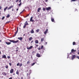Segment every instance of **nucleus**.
Here are the masks:
<instances>
[{
    "label": "nucleus",
    "instance_id": "nucleus-36",
    "mask_svg": "<svg viewBox=\"0 0 79 79\" xmlns=\"http://www.w3.org/2000/svg\"><path fill=\"white\" fill-rule=\"evenodd\" d=\"M5 16H3V17L2 18V20H3V19H5Z\"/></svg>",
    "mask_w": 79,
    "mask_h": 79
},
{
    "label": "nucleus",
    "instance_id": "nucleus-51",
    "mask_svg": "<svg viewBox=\"0 0 79 79\" xmlns=\"http://www.w3.org/2000/svg\"><path fill=\"white\" fill-rule=\"evenodd\" d=\"M19 10V9L18 8L17 9L16 11H18Z\"/></svg>",
    "mask_w": 79,
    "mask_h": 79
},
{
    "label": "nucleus",
    "instance_id": "nucleus-14",
    "mask_svg": "<svg viewBox=\"0 0 79 79\" xmlns=\"http://www.w3.org/2000/svg\"><path fill=\"white\" fill-rule=\"evenodd\" d=\"M2 58H5L6 59V55H4L2 56Z\"/></svg>",
    "mask_w": 79,
    "mask_h": 79
},
{
    "label": "nucleus",
    "instance_id": "nucleus-18",
    "mask_svg": "<svg viewBox=\"0 0 79 79\" xmlns=\"http://www.w3.org/2000/svg\"><path fill=\"white\" fill-rule=\"evenodd\" d=\"M31 34H33V33H34V29H32L31 30Z\"/></svg>",
    "mask_w": 79,
    "mask_h": 79
},
{
    "label": "nucleus",
    "instance_id": "nucleus-63",
    "mask_svg": "<svg viewBox=\"0 0 79 79\" xmlns=\"http://www.w3.org/2000/svg\"><path fill=\"white\" fill-rule=\"evenodd\" d=\"M1 42V40H0V43Z\"/></svg>",
    "mask_w": 79,
    "mask_h": 79
},
{
    "label": "nucleus",
    "instance_id": "nucleus-64",
    "mask_svg": "<svg viewBox=\"0 0 79 79\" xmlns=\"http://www.w3.org/2000/svg\"><path fill=\"white\" fill-rule=\"evenodd\" d=\"M46 1H48V0H45Z\"/></svg>",
    "mask_w": 79,
    "mask_h": 79
},
{
    "label": "nucleus",
    "instance_id": "nucleus-25",
    "mask_svg": "<svg viewBox=\"0 0 79 79\" xmlns=\"http://www.w3.org/2000/svg\"><path fill=\"white\" fill-rule=\"evenodd\" d=\"M9 17H10V14H8L6 16V18H9Z\"/></svg>",
    "mask_w": 79,
    "mask_h": 79
},
{
    "label": "nucleus",
    "instance_id": "nucleus-31",
    "mask_svg": "<svg viewBox=\"0 0 79 79\" xmlns=\"http://www.w3.org/2000/svg\"><path fill=\"white\" fill-rule=\"evenodd\" d=\"M32 39V37H31L29 38V40H31Z\"/></svg>",
    "mask_w": 79,
    "mask_h": 79
},
{
    "label": "nucleus",
    "instance_id": "nucleus-37",
    "mask_svg": "<svg viewBox=\"0 0 79 79\" xmlns=\"http://www.w3.org/2000/svg\"><path fill=\"white\" fill-rule=\"evenodd\" d=\"M19 63H18L17 64V66H19Z\"/></svg>",
    "mask_w": 79,
    "mask_h": 79
},
{
    "label": "nucleus",
    "instance_id": "nucleus-28",
    "mask_svg": "<svg viewBox=\"0 0 79 79\" xmlns=\"http://www.w3.org/2000/svg\"><path fill=\"white\" fill-rule=\"evenodd\" d=\"M22 66H23V64H20L19 65V67H21Z\"/></svg>",
    "mask_w": 79,
    "mask_h": 79
},
{
    "label": "nucleus",
    "instance_id": "nucleus-54",
    "mask_svg": "<svg viewBox=\"0 0 79 79\" xmlns=\"http://www.w3.org/2000/svg\"><path fill=\"white\" fill-rule=\"evenodd\" d=\"M23 79V77H21V79Z\"/></svg>",
    "mask_w": 79,
    "mask_h": 79
},
{
    "label": "nucleus",
    "instance_id": "nucleus-20",
    "mask_svg": "<svg viewBox=\"0 0 79 79\" xmlns=\"http://www.w3.org/2000/svg\"><path fill=\"white\" fill-rule=\"evenodd\" d=\"M45 39V38H41V42H43L44 40Z\"/></svg>",
    "mask_w": 79,
    "mask_h": 79
},
{
    "label": "nucleus",
    "instance_id": "nucleus-30",
    "mask_svg": "<svg viewBox=\"0 0 79 79\" xmlns=\"http://www.w3.org/2000/svg\"><path fill=\"white\" fill-rule=\"evenodd\" d=\"M5 67L6 69H8V65H6V66H5Z\"/></svg>",
    "mask_w": 79,
    "mask_h": 79
},
{
    "label": "nucleus",
    "instance_id": "nucleus-8",
    "mask_svg": "<svg viewBox=\"0 0 79 79\" xmlns=\"http://www.w3.org/2000/svg\"><path fill=\"white\" fill-rule=\"evenodd\" d=\"M48 29H47L44 32V34L45 35H46V34L47 32H48Z\"/></svg>",
    "mask_w": 79,
    "mask_h": 79
},
{
    "label": "nucleus",
    "instance_id": "nucleus-10",
    "mask_svg": "<svg viewBox=\"0 0 79 79\" xmlns=\"http://www.w3.org/2000/svg\"><path fill=\"white\" fill-rule=\"evenodd\" d=\"M14 72V69H11L10 71V73H13Z\"/></svg>",
    "mask_w": 79,
    "mask_h": 79
},
{
    "label": "nucleus",
    "instance_id": "nucleus-32",
    "mask_svg": "<svg viewBox=\"0 0 79 79\" xmlns=\"http://www.w3.org/2000/svg\"><path fill=\"white\" fill-rule=\"evenodd\" d=\"M43 11H45V10H46V8L45 7H44L43 8Z\"/></svg>",
    "mask_w": 79,
    "mask_h": 79
},
{
    "label": "nucleus",
    "instance_id": "nucleus-57",
    "mask_svg": "<svg viewBox=\"0 0 79 79\" xmlns=\"http://www.w3.org/2000/svg\"><path fill=\"white\" fill-rule=\"evenodd\" d=\"M29 71H30V72H31V71H32V70H29Z\"/></svg>",
    "mask_w": 79,
    "mask_h": 79
},
{
    "label": "nucleus",
    "instance_id": "nucleus-50",
    "mask_svg": "<svg viewBox=\"0 0 79 79\" xmlns=\"http://www.w3.org/2000/svg\"><path fill=\"white\" fill-rule=\"evenodd\" d=\"M16 52H18V49H16Z\"/></svg>",
    "mask_w": 79,
    "mask_h": 79
},
{
    "label": "nucleus",
    "instance_id": "nucleus-7",
    "mask_svg": "<svg viewBox=\"0 0 79 79\" xmlns=\"http://www.w3.org/2000/svg\"><path fill=\"white\" fill-rule=\"evenodd\" d=\"M32 48H33V46H31L29 48L27 47V48L28 50H29V49H31Z\"/></svg>",
    "mask_w": 79,
    "mask_h": 79
},
{
    "label": "nucleus",
    "instance_id": "nucleus-27",
    "mask_svg": "<svg viewBox=\"0 0 79 79\" xmlns=\"http://www.w3.org/2000/svg\"><path fill=\"white\" fill-rule=\"evenodd\" d=\"M21 5H22V2H21L20 4H19V6H21Z\"/></svg>",
    "mask_w": 79,
    "mask_h": 79
},
{
    "label": "nucleus",
    "instance_id": "nucleus-12",
    "mask_svg": "<svg viewBox=\"0 0 79 79\" xmlns=\"http://www.w3.org/2000/svg\"><path fill=\"white\" fill-rule=\"evenodd\" d=\"M36 56L37 57H38V58H39V57H40V56H41L40 55V54H39V53H37V54H36Z\"/></svg>",
    "mask_w": 79,
    "mask_h": 79
},
{
    "label": "nucleus",
    "instance_id": "nucleus-6",
    "mask_svg": "<svg viewBox=\"0 0 79 79\" xmlns=\"http://www.w3.org/2000/svg\"><path fill=\"white\" fill-rule=\"evenodd\" d=\"M2 74L3 75V76H6L7 75V74L5 72H2Z\"/></svg>",
    "mask_w": 79,
    "mask_h": 79
},
{
    "label": "nucleus",
    "instance_id": "nucleus-58",
    "mask_svg": "<svg viewBox=\"0 0 79 79\" xmlns=\"http://www.w3.org/2000/svg\"><path fill=\"white\" fill-rule=\"evenodd\" d=\"M18 48H19L18 47H17V48H16V49H18Z\"/></svg>",
    "mask_w": 79,
    "mask_h": 79
},
{
    "label": "nucleus",
    "instance_id": "nucleus-59",
    "mask_svg": "<svg viewBox=\"0 0 79 79\" xmlns=\"http://www.w3.org/2000/svg\"><path fill=\"white\" fill-rule=\"evenodd\" d=\"M77 54H78V55H79V52H78Z\"/></svg>",
    "mask_w": 79,
    "mask_h": 79
},
{
    "label": "nucleus",
    "instance_id": "nucleus-39",
    "mask_svg": "<svg viewBox=\"0 0 79 79\" xmlns=\"http://www.w3.org/2000/svg\"><path fill=\"white\" fill-rule=\"evenodd\" d=\"M77 58H78V59H79V56H76Z\"/></svg>",
    "mask_w": 79,
    "mask_h": 79
},
{
    "label": "nucleus",
    "instance_id": "nucleus-41",
    "mask_svg": "<svg viewBox=\"0 0 79 79\" xmlns=\"http://www.w3.org/2000/svg\"><path fill=\"white\" fill-rule=\"evenodd\" d=\"M19 0H16L15 1L16 3H17V2H18L19 1Z\"/></svg>",
    "mask_w": 79,
    "mask_h": 79
},
{
    "label": "nucleus",
    "instance_id": "nucleus-52",
    "mask_svg": "<svg viewBox=\"0 0 79 79\" xmlns=\"http://www.w3.org/2000/svg\"><path fill=\"white\" fill-rule=\"evenodd\" d=\"M23 11H22V12H21L20 13V14H21V13H23Z\"/></svg>",
    "mask_w": 79,
    "mask_h": 79
},
{
    "label": "nucleus",
    "instance_id": "nucleus-21",
    "mask_svg": "<svg viewBox=\"0 0 79 79\" xmlns=\"http://www.w3.org/2000/svg\"><path fill=\"white\" fill-rule=\"evenodd\" d=\"M41 10V8L40 7L37 10V12H40V10Z\"/></svg>",
    "mask_w": 79,
    "mask_h": 79
},
{
    "label": "nucleus",
    "instance_id": "nucleus-38",
    "mask_svg": "<svg viewBox=\"0 0 79 79\" xmlns=\"http://www.w3.org/2000/svg\"><path fill=\"white\" fill-rule=\"evenodd\" d=\"M26 25H24V26L23 27V28H26Z\"/></svg>",
    "mask_w": 79,
    "mask_h": 79
},
{
    "label": "nucleus",
    "instance_id": "nucleus-40",
    "mask_svg": "<svg viewBox=\"0 0 79 79\" xmlns=\"http://www.w3.org/2000/svg\"><path fill=\"white\" fill-rule=\"evenodd\" d=\"M76 1V0H72L71 2H75Z\"/></svg>",
    "mask_w": 79,
    "mask_h": 79
},
{
    "label": "nucleus",
    "instance_id": "nucleus-46",
    "mask_svg": "<svg viewBox=\"0 0 79 79\" xmlns=\"http://www.w3.org/2000/svg\"><path fill=\"white\" fill-rule=\"evenodd\" d=\"M21 0H20L19 2V3H21Z\"/></svg>",
    "mask_w": 79,
    "mask_h": 79
},
{
    "label": "nucleus",
    "instance_id": "nucleus-19",
    "mask_svg": "<svg viewBox=\"0 0 79 79\" xmlns=\"http://www.w3.org/2000/svg\"><path fill=\"white\" fill-rule=\"evenodd\" d=\"M35 42L36 44H39V41L37 40H35Z\"/></svg>",
    "mask_w": 79,
    "mask_h": 79
},
{
    "label": "nucleus",
    "instance_id": "nucleus-48",
    "mask_svg": "<svg viewBox=\"0 0 79 79\" xmlns=\"http://www.w3.org/2000/svg\"><path fill=\"white\" fill-rule=\"evenodd\" d=\"M33 42L34 41H33V40L31 41V43L32 44Z\"/></svg>",
    "mask_w": 79,
    "mask_h": 79
},
{
    "label": "nucleus",
    "instance_id": "nucleus-5",
    "mask_svg": "<svg viewBox=\"0 0 79 79\" xmlns=\"http://www.w3.org/2000/svg\"><path fill=\"white\" fill-rule=\"evenodd\" d=\"M47 11H48V10H51V7H47L46 8Z\"/></svg>",
    "mask_w": 79,
    "mask_h": 79
},
{
    "label": "nucleus",
    "instance_id": "nucleus-4",
    "mask_svg": "<svg viewBox=\"0 0 79 79\" xmlns=\"http://www.w3.org/2000/svg\"><path fill=\"white\" fill-rule=\"evenodd\" d=\"M76 55H75L72 56V60H73V59H74V58H76Z\"/></svg>",
    "mask_w": 79,
    "mask_h": 79
},
{
    "label": "nucleus",
    "instance_id": "nucleus-26",
    "mask_svg": "<svg viewBox=\"0 0 79 79\" xmlns=\"http://www.w3.org/2000/svg\"><path fill=\"white\" fill-rule=\"evenodd\" d=\"M7 8H8V6H6V7L5 8H4V11H6V9H7Z\"/></svg>",
    "mask_w": 79,
    "mask_h": 79
},
{
    "label": "nucleus",
    "instance_id": "nucleus-53",
    "mask_svg": "<svg viewBox=\"0 0 79 79\" xmlns=\"http://www.w3.org/2000/svg\"><path fill=\"white\" fill-rule=\"evenodd\" d=\"M10 23V21H9V22H7V23Z\"/></svg>",
    "mask_w": 79,
    "mask_h": 79
},
{
    "label": "nucleus",
    "instance_id": "nucleus-44",
    "mask_svg": "<svg viewBox=\"0 0 79 79\" xmlns=\"http://www.w3.org/2000/svg\"><path fill=\"white\" fill-rule=\"evenodd\" d=\"M35 46L36 47H38L39 45H38V44H36Z\"/></svg>",
    "mask_w": 79,
    "mask_h": 79
},
{
    "label": "nucleus",
    "instance_id": "nucleus-43",
    "mask_svg": "<svg viewBox=\"0 0 79 79\" xmlns=\"http://www.w3.org/2000/svg\"><path fill=\"white\" fill-rule=\"evenodd\" d=\"M9 65H10V66H11V63H9Z\"/></svg>",
    "mask_w": 79,
    "mask_h": 79
},
{
    "label": "nucleus",
    "instance_id": "nucleus-23",
    "mask_svg": "<svg viewBox=\"0 0 79 79\" xmlns=\"http://www.w3.org/2000/svg\"><path fill=\"white\" fill-rule=\"evenodd\" d=\"M16 74H17V75H19V71H18V70H17L16 72Z\"/></svg>",
    "mask_w": 79,
    "mask_h": 79
},
{
    "label": "nucleus",
    "instance_id": "nucleus-47",
    "mask_svg": "<svg viewBox=\"0 0 79 79\" xmlns=\"http://www.w3.org/2000/svg\"><path fill=\"white\" fill-rule=\"evenodd\" d=\"M13 79V78H12V77H11L9 78L8 79Z\"/></svg>",
    "mask_w": 79,
    "mask_h": 79
},
{
    "label": "nucleus",
    "instance_id": "nucleus-16",
    "mask_svg": "<svg viewBox=\"0 0 79 79\" xmlns=\"http://www.w3.org/2000/svg\"><path fill=\"white\" fill-rule=\"evenodd\" d=\"M18 39L19 40H23V37H18Z\"/></svg>",
    "mask_w": 79,
    "mask_h": 79
},
{
    "label": "nucleus",
    "instance_id": "nucleus-62",
    "mask_svg": "<svg viewBox=\"0 0 79 79\" xmlns=\"http://www.w3.org/2000/svg\"><path fill=\"white\" fill-rule=\"evenodd\" d=\"M12 11H14V9H12Z\"/></svg>",
    "mask_w": 79,
    "mask_h": 79
},
{
    "label": "nucleus",
    "instance_id": "nucleus-33",
    "mask_svg": "<svg viewBox=\"0 0 79 79\" xmlns=\"http://www.w3.org/2000/svg\"><path fill=\"white\" fill-rule=\"evenodd\" d=\"M76 45V42H73V45Z\"/></svg>",
    "mask_w": 79,
    "mask_h": 79
},
{
    "label": "nucleus",
    "instance_id": "nucleus-11",
    "mask_svg": "<svg viewBox=\"0 0 79 79\" xmlns=\"http://www.w3.org/2000/svg\"><path fill=\"white\" fill-rule=\"evenodd\" d=\"M14 7V6H10L8 8L7 10H10V9H11V8H13V7Z\"/></svg>",
    "mask_w": 79,
    "mask_h": 79
},
{
    "label": "nucleus",
    "instance_id": "nucleus-24",
    "mask_svg": "<svg viewBox=\"0 0 79 79\" xmlns=\"http://www.w3.org/2000/svg\"><path fill=\"white\" fill-rule=\"evenodd\" d=\"M40 31V29H38L36 30V31L37 33L38 32H39Z\"/></svg>",
    "mask_w": 79,
    "mask_h": 79
},
{
    "label": "nucleus",
    "instance_id": "nucleus-17",
    "mask_svg": "<svg viewBox=\"0 0 79 79\" xmlns=\"http://www.w3.org/2000/svg\"><path fill=\"white\" fill-rule=\"evenodd\" d=\"M6 44H7V45H10L11 44V42H6Z\"/></svg>",
    "mask_w": 79,
    "mask_h": 79
},
{
    "label": "nucleus",
    "instance_id": "nucleus-60",
    "mask_svg": "<svg viewBox=\"0 0 79 79\" xmlns=\"http://www.w3.org/2000/svg\"><path fill=\"white\" fill-rule=\"evenodd\" d=\"M1 54V51H0V55Z\"/></svg>",
    "mask_w": 79,
    "mask_h": 79
},
{
    "label": "nucleus",
    "instance_id": "nucleus-45",
    "mask_svg": "<svg viewBox=\"0 0 79 79\" xmlns=\"http://www.w3.org/2000/svg\"><path fill=\"white\" fill-rule=\"evenodd\" d=\"M40 49H41V48H38L39 50H40Z\"/></svg>",
    "mask_w": 79,
    "mask_h": 79
},
{
    "label": "nucleus",
    "instance_id": "nucleus-35",
    "mask_svg": "<svg viewBox=\"0 0 79 79\" xmlns=\"http://www.w3.org/2000/svg\"><path fill=\"white\" fill-rule=\"evenodd\" d=\"M44 48V46L43 45L41 46V49H43Z\"/></svg>",
    "mask_w": 79,
    "mask_h": 79
},
{
    "label": "nucleus",
    "instance_id": "nucleus-42",
    "mask_svg": "<svg viewBox=\"0 0 79 79\" xmlns=\"http://www.w3.org/2000/svg\"><path fill=\"white\" fill-rule=\"evenodd\" d=\"M7 57V58H8V59L10 58V56H8Z\"/></svg>",
    "mask_w": 79,
    "mask_h": 79
},
{
    "label": "nucleus",
    "instance_id": "nucleus-61",
    "mask_svg": "<svg viewBox=\"0 0 79 79\" xmlns=\"http://www.w3.org/2000/svg\"><path fill=\"white\" fill-rule=\"evenodd\" d=\"M25 10L24 9H23V11H25Z\"/></svg>",
    "mask_w": 79,
    "mask_h": 79
},
{
    "label": "nucleus",
    "instance_id": "nucleus-13",
    "mask_svg": "<svg viewBox=\"0 0 79 79\" xmlns=\"http://www.w3.org/2000/svg\"><path fill=\"white\" fill-rule=\"evenodd\" d=\"M76 52V50H74L73 49H72L71 50L72 53H73V52Z\"/></svg>",
    "mask_w": 79,
    "mask_h": 79
},
{
    "label": "nucleus",
    "instance_id": "nucleus-29",
    "mask_svg": "<svg viewBox=\"0 0 79 79\" xmlns=\"http://www.w3.org/2000/svg\"><path fill=\"white\" fill-rule=\"evenodd\" d=\"M35 64V63H33L31 65V66H34V64Z\"/></svg>",
    "mask_w": 79,
    "mask_h": 79
},
{
    "label": "nucleus",
    "instance_id": "nucleus-55",
    "mask_svg": "<svg viewBox=\"0 0 79 79\" xmlns=\"http://www.w3.org/2000/svg\"><path fill=\"white\" fill-rule=\"evenodd\" d=\"M29 15H27L26 16V17H27V16H28Z\"/></svg>",
    "mask_w": 79,
    "mask_h": 79
},
{
    "label": "nucleus",
    "instance_id": "nucleus-56",
    "mask_svg": "<svg viewBox=\"0 0 79 79\" xmlns=\"http://www.w3.org/2000/svg\"><path fill=\"white\" fill-rule=\"evenodd\" d=\"M45 44H46V45H47V42H46L45 43Z\"/></svg>",
    "mask_w": 79,
    "mask_h": 79
},
{
    "label": "nucleus",
    "instance_id": "nucleus-22",
    "mask_svg": "<svg viewBox=\"0 0 79 79\" xmlns=\"http://www.w3.org/2000/svg\"><path fill=\"white\" fill-rule=\"evenodd\" d=\"M51 20L52 22H55V20L54 19L52 18L51 19Z\"/></svg>",
    "mask_w": 79,
    "mask_h": 79
},
{
    "label": "nucleus",
    "instance_id": "nucleus-9",
    "mask_svg": "<svg viewBox=\"0 0 79 79\" xmlns=\"http://www.w3.org/2000/svg\"><path fill=\"white\" fill-rule=\"evenodd\" d=\"M32 19H33V17H31L30 19V21H31V22H33L34 21V20H33Z\"/></svg>",
    "mask_w": 79,
    "mask_h": 79
},
{
    "label": "nucleus",
    "instance_id": "nucleus-1",
    "mask_svg": "<svg viewBox=\"0 0 79 79\" xmlns=\"http://www.w3.org/2000/svg\"><path fill=\"white\" fill-rule=\"evenodd\" d=\"M8 40L11 42H13V43H18V42H19V40H17L16 41L14 40Z\"/></svg>",
    "mask_w": 79,
    "mask_h": 79
},
{
    "label": "nucleus",
    "instance_id": "nucleus-34",
    "mask_svg": "<svg viewBox=\"0 0 79 79\" xmlns=\"http://www.w3.org/2000/svg\"><path fill=\"white\" fill-rule=\"evenodd\" d=\"M30 64V61H27V64Z\"/></svg>",
    "mask_w": 79,
    "mask_h": 79
},
{
    "label": "nucleus",
    "instance_id": "nucleus-3",
    "mask_svg": "<svg viewBox=\"0 0 79 79\" xmlns=\"http://www.w3.org/2000/svg\"><path fill=\"white\" fill-rule=\"evenodd\" d=\"M18 27L17 28V31L15 32V34L14 37H15V36H16V34H17V33H18Z\"/></svg>",
    "mask_w": 79,
    "mask_h": 79
},
{
    "label": "nucleus",
    "instance_id": "nucleus-15",
    "mask_svg": "<svg viewBox=\"0 0 79 79\" xmlns=\"http://www.w3.org/2000/svg\"><path fill=\"white\" fill-rule=\"evenodd\" d=\"M24 25H26V26H27V25H29V24L27 22V21H26L25 23H24Z\"/></svg>",
    "mask_w": 79,
    "mask_h": 79
},
{
    "label": "nucleus",
    "instance_id": "nucleus-49",
    "mask_svg": "<svg viewBox=\"0 0 79 79\" xmlns=\"http://www.w3.org/2000/svg\"><path fill=\"white\" fill-rule=\"evenodd\" d=\"M2 6H0V10H1V9H2Z\"/></svg>",
    "mask_w": 79,
    "mask_h": 79
},
{
    "label": "nucleus",
    "instance_id": "nucleus-2",
    "mask_svg": "<svg viewBox=\"0 0 79 79\" xmlns=\"http://www.w3.org/2000/svg\"><path fill=\"white\" fill-rule=\"evenodd\" d=\"M31 72H30L29 73H27V79H30L31 78V77H30V75H31Z\"/></svg>",
    "mask_w": 79,
    "mask_h": 79
}]
</instances>
